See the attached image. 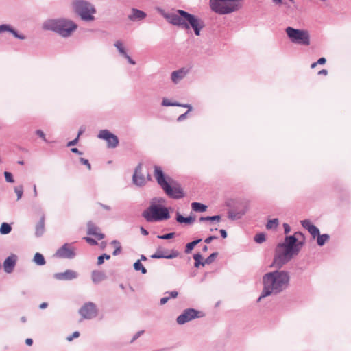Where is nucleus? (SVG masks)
Segmentation results:
<instances>
[{
	"label": "nucleus",
	"instance_id": "bb28decb",
	"mask_svg": "<svg viewBox=\"0 0 351 351\" xmlns=\"http://www.w3.org/2000/svg\"><path fill=\"white\" fill-rule=\"evenodd\" d=\"M165 294H169V296L163 297L160 299V303L161 305L166 304L170 298H176L178 296V293L173 291L171 292H166Z\"/></svg>",
	"mask_w": 351,
	"mask_h": 351
},
{
	"label": "nucleus",
	"instance_id": "20e7f679",
	"mask_svg": "<svg viewBox=\"0 0 351 351\" xmlns=\"http://www.w3.org/2000/svg\"><path fill=\"white\" fill-rule=\"evenodd\" d=\"M154 176L158 184L169 197L178 199L184 196L182 189L176 181L173 180L170 177H167L166 180L160 167H154Z\"/></svg>",
	"mask_w": 351,
	"mask_h": 351
},
{
	"label": "nucleus",
	"instance_id": "49530a36",
	"mask_svg": "<svg viewBox=\"0 0 351 351\" xmlns=\"http://www.w3.org/2000/svg\"><path fill=\"white\" fill-rule=\"evenodd\" d=\"M11 26L10 25L7 24H3L0 25V33L4 32H9L11 29Z\"/></svg>",
	"mask_w": 351,
	"mask_h": 351
},
{
	"label": "nucleus",
	"instance_id": "f704fd0d",
	"mask_svg": "<svg viewBox=\"0 0 351 351\" xmlns=\"http://www.w3.org/2000/svg\"><path fill=\"white\" fill-rule=\"evenodd\" d=\"M134 269L136 271H141V273L143 274L147 273V269L142 265L140 260H138L134 263Z\"/></svg>",
	"mask_w": 351,
	"mask_h": 351
},
{
	"label": "nucleus",
	"instance_id": "bf43d9fd",
	"mask_svg": "<svg viewBox=\"0 0 351 351\" xmlns=\"http://www.w3.org/2000/svg\"><path fill=\"white\" fill-rule=\"evenodd\" d=\"M71 151L73 153H75V154H79V155H82V152L81 151H80L77 148H75V147L71 148Z\"/></svg>",
	"mask_w": 351,
	"mask_h": 351
},
{
	"label": "nucleus",
	"instance_id": "a878e982",
	"mask_svg": "<svg viewBox=\"0 0 351 351\" xmlns=\"http://www.w3.org/2000/svg\"><path fill=\"white\" fill-rule=\"evenodd\" d=\"M191 208L195 212L202 213L206 210L207 206L199 202H193L191 204Z\"/></svg>",
	"mask_w": 351,
	"mask_h": 351
},
{
	"label": "nucleus",
	"instance_id": "6e6d98bb",
	"mask_svg": "<svg viewBox=\"0 0 351 351\" xmlns=\"http://www.w3.org/2000/svg\"><path fill=\"white\" fill-rule=\"evenodd\" d=\"M124 58H126V59L128 60V62L130 64H132V65L136 64V62H135L134 60H132V59L131 58V57H130L129 55H128V53L126 54V56H124Z\"/></svg>",
	"mask_w": 351,
	"mask_h": 351
},
{
	"label": "nucleus",
	"instance_id": "338daca9",
	"mask_svg": "<svg viewBox=\"0 0 351 351\" xmlns=\"http://www.w3.org/2000/svg\"><path fill=\"white\" fill-rule=\"evenodd\" d=\"M48 304L47 302H43L40 304V309H45L47 307Z\"/></svg>",
	"mask_w": 351,
	"mask_h": 351
},
{
	"label": "nucleus",
	"instance_id": "c85d7f7f",
	"mask_svg": "<svg viewBox=\"0 0 351 351\" xmlns=\"http://www.w3.org/2000/svg\"><path fill=\"white\" fill-rule=\"evenodd\" d=\"M34 261L38 265H44L46 263L43 254L38 252H36L35 254L34 257Z\"/></svg>",
	"mask_w": 351,
	"mask_h": 351
},
{
	"label": "nucleus",
	"instance_id": "f8f14e48",
	"mask_svg": "<svg viewBox=\"0 0 351 351\" xmlns=\"http://www.w3.org/2000/svg\"><path fill=\"white\" fill-rule=\"evenodd\" d=\"M75 255V249L69 243H64L56 253V256L61 258L72 259Z\"/></svg>",
	"mask_w": 351,
	"mask_h": 351
},
{
	"label": "nucleus",
	"instance_id": "c9c22d12",
	"mask_svg": "<svg viewBox=\"0 0 351 351\" xmlns=\"http://www.w3.org/2000/svg\"><path fill=\"white\" fill-rule=\"evenodd\" d=\"M278 225V219H270L267 221V223L266 224V228L268 230L275 229L277 228Z\"/></svg>",
	"mask_w": 351,
	"mask_h": 351
},
{
	"label": "nucleus",
	"instance_id": "4d7b16f0",
	"mask_svg": "<svg viewBox=\"0 0 351 351\" xmlns=\"http://www.w3.org/2000/svg\"><path fill=\"white\" fill-rule=\"evenodd\" d=\"M189 111H190V110H188V111H187V112H186L185 113H184V114H182L180 115V116L178 117V121H183L184 119H186V114H187V113H188Z\"/></svg>",
	"mask_w": 351,
	"mask_h": 351
},
{
	"label": "nucleus",
	"instance_id": "f257e3e1",
	"mask_svg": "<svg viewBox=\"0 0 351 351\" xmlns=\"http://www.w3.org/2000/svg\"><path fill=\"white\" fill-rule=\"evenodd\" d=\"M155 9L169 23L185 29L191 27L196 36H199L201 29L205 27L203 20L184 10H177L176 12H167L160 7Z\"/></svg>",
	"mask_w": 351,
	"mask_h": 351
},
{
	"label": "nucleus",
	"instance_id": "5701e85b",
	"mask_svg": "<svg viewBox=\"0 0 351 351\" xmlns=\"http://www.w3.org/2000/svg\"><path fill=\"white\" fill-rule=\"evenodd\" d=\"M92 280L94 283H99L106 278V274L103 271H93L91 275Z\"/></svg>",
	"mask_w": 351,
	"mask_h": 351
},
{
	"label": "nucleus",
	"instance_id": "a211bd4d",
	"mask_svg": "<svg viewBox=\"0 0 351 351\" xmlns=\"http://www.w3.org/2000/svg\"><path fill=\"white\" fill-rule=\"evenodd\" d=\"M17 256L15 254H11L3 262L4 271L10 274L12 272L16 265Z\"/></svg>",
	"mask_w": 351,
	"mask_h": 351
},
{
	"label": "nucleus",
	"instance_id": "8fccbe9b",
	"mask_svg": "<svg viewBox=\"0 0 351 351\" xmlns=\"http://www.w3.org/2000/svg\"><path fill=\"white\" fill-rule=\"evenodd\" d=\"M144 333V330H141V331H138L134 335V337H132V339H131L130 341V343H133L134 341H136L142 334Z\"/></svg>",
	"mask_w": 351,
	"mask_h": 351
},
{
	"label": "nucleus",
	"instance_id": "c03bdc74",
	"mask_svg": "<svg viewBox=\"0 0 351 351\" xmlns=\"http://www.w3.org/2000/svg\"><path fill=\"white\" fill-rule=\"evenodd\" d=\"M4 176L6 182L13 183L14 182L12 174L10 172L5 171Z\"/></svg>",
	"mask_w": 351,
	"mask_h": 351
},
{
	"label": "nucleus",
	"instance_id": "680f3d73",
	"mask_svg": "<svg viewBox=\"0 0 351 351\" xmlns=\"http://www.w3.org/2000/svg\"><path fill=\"white\" fill-rule=\"evenodd\" d=\"M219 232H220L221 236L223 239H225V238H226V237H227V232H226V231L225 230L221 229V230H220V231H219Z\"/></svg>",
	"mask_w": 351,
	"mask_h": 351
},
{
	"label": "nucleus",
	"instance_id": "3c124183",
	"mask_svg": "<svg viewBox=\"0 0 351 351\" xmlns=\"http://www.w3.org/2000/svg\"><path fill=\"white\" fill-rule=\"evenodd\" d=\"M85 239H86L87 243H88L89 244H90L92 245H97V242L94 239H93V238L86 237Z\"/></svg>",
	"mask_w": 351,
	"mask_h": 351
},
{
	"label": "nucleus",
	"instance_id": "e2e57ef3",
	"mask_svg": "<svg viewBox=\"0 0 351 351\" xmlns=\"http://www.w3.org/2000/svg\"><path fill=\"white\" fill-rule=\"evenodd\" d=\"M84 130H85V128L84 127H80V128L78 131L77 136V137H78V138L84 133Z\"/></svg>",
	"mask_w": 351,
	"mask_h": 351
},
{
	"label": "nucleus",
	"instance_id": "423d86ee",
	"mask_svg": "<svg viewBox=\"0 0 351 351\" xmlns=\"http://www.w3.org/2000/svg\"><path fill=\"white\" fill-rule=\"evenodd\" d=\"M142 217L147 222H156L167 220L171 216L167 207L156 204V199H153L150 205L143 211Z\"/></svg>",
	"mask_w": 351,
	"mask_h": 351
},
{
	"label": "nucleus",
	"instance_id": "ddd939ff",
	"mask_svg": "<svg viewBox=\"0 0 351 351\" xmlns=\"http://www.w3.org/2000/svg\"><path fill=\"white\" fill-rule=\"evenodd\" d=\"M98 138L106 140L108 147L114 148L119 144V139L117 136L108 130H100L98 134Z\"/></svg>",
	"mask_w": 351,
	"mask_h": 351
},
{
	"label": "nucleus",
	"instance_id": "72a5a7b5",
	"mask_svg": "<svg viewBox=\"0 0 351 351\" xmlns=\"http://www.w3.org/2000/svg\"><path fill=\"white\" fill-rule=\"evenodd\" d=\"M220 220H221V216L220 215L201 217L199 218V221H217V222H219Z\"/></svg>",
	"mask_w": 351,
	"mask_h": 351
},
{
	"label": "nucleus",
	"instance_id": "0eeeda50",
	"mask_svg": "<svg viewBox=\"0 0 351 351\" xmlns=\"http://www.w3.org/2000/svg\"><path fill=\"white\" fill-rule=\"evenodd\" d=\"M244 0H210L211 10L219 14H228L242 8Z\"/></svg>",
	"mask_w": 351,
	"mask_h": 351
},
{
	"label": "nucleus",
	"instance_id": "13d9d810",
	"mask_svg": "<svg viewBox=\"0 0 351 351\" xmlns=\"http://www.w3.org/2000/svg\"><path fill=\"white\" fill-rule=\"evenodd\" d=\"M283 227H284V231H285V234H287V233H289L290 232L291 228H290V226H289V224L284 223L283 224Z\"/></svg>",
	"mask_w": 351,
	"mask_h": 351
},
{
	"label": "nucleus",
	"instance_id": "7c9ffc66",
	"mask_svg": "<svg viewBox=\"0 0 351 351\" xmlns=\"http://www.w3.org/2000/svg\"><path fill=\"white\" fill-rule=\"evenodd\" d=\"M201 241H202V239H196L192 242L187 243L186 245V247H185V253H186V254L190 253L193 250L194 247L196 245H197L199 242H201Z\"/></svg>",
	"mask_w": 351,
	"mask_h": 351
},
{
	"label": "nucleus",
	"instance_id": "aec40b11",
	"mask_svg": "<svg viewBox=\"0 0 351 351\" xmlns=\"http://www.w3.org/2000/svg\"><path fill=\"white\" fill-rule=\"evenodd\" d=\"M147 14L138 9L132 8L131 14L128 15V19L132 21H139L145 19Z\"/></svg>",
	"mask_w": 351,
	"mask_h": 351
},
{
	"label": "nucleus",
	"instance_id": "de8ad7c7",
	"mask_svg": "<svg viewBox=\"0 0 351 351\" xmlns=\"http://www.w3.org/2000/svg\"><path fill=\"white\" fill-rule=\"evenodd\" d=\"M80 161L82 164L85 165L87 167L88 170L91 169V165L90 164V162H88V160L87 159H85L84 158H80Z\"/></svg>",
	"mask_w": 351,
	"mask_h": 351
},
{
	"label": "nucleus",
	"instance_id": "7ed1b4c3",
	"mask_svg": "<svg viewBox=\"0 0 351 351\" xmlns=\"http://www.w3.org/2000/svg\"><path fill=\"white\" fill-rule=\"evenodd\" d=\"M289 278V273L286 271L276 270L265 274L263 277V289L258 301L282 292L287 287Z\"/></svg>",
	"mask_w": 351,
	"mask_h": 351
},
{
	"label": "nucleus",
	"instance_id": "6ab92c4d",
	"mask_svg": "<svg viewBox=\"0 0 351 351\" xmlns=\"http://www.w3.org/2000/svg\"><path fill=\"white\" fill-rule=\"evenodd\" d=\"M99 231V228L93 222L90 221L87 223V234L95 236L98 240H101L104 238V234Z\"/></svg>",
	"mask_w": 351,
	"mask_h": 351
},
{
	"label": "nucleus",
	"instance_id": "774afa93",
	"mask_svg": "<svg viewBox=\"0 0 351 351\" xmlns=\"http://www.w3.org/2000/svg\"><path fill=\"white\" fill-rule=\"evenodd\" d=\"M327 73H328V71L326 69H322V70H321V71H319L318 72L319 75H327Z\"/></svg>",
	"mask_w": 351,
	"mask_h": 351
},
{
	"label": "nucleus",
	"instance_id": "b1692460",
	"mask_svg": "<svg viewBox=\"0 0 351 351\" xmlns=\"http://www.w3.org/2000/svg\"><path fill=\"white\" fill-rule=\"evenodd\" d=\"M176 219L177 222H178L180 223H186V224H191L195 220V217H193L192 216L184 217L178 212H177V213H176Z\"/></svg>",
	"mask_w": 351,
	"mask_h": 351
},
{
	"label": "nucleus",
	"instance_id": "f3484780",
	"mask_svg": "<svg viewBox=\"0 0 351 351\" xmlns=\"http://www.w3.org/2000/svg\"><path fill=\"white\" fill-rule=\"evenodd\" d=\"M179 252L176 250H171L170 254H168L167 252H164L160 250H157L156 253L151 255L152 258L160 259V258H167L172 259L178 256Z\"/></svg>",
	"mask_w": 351,
	"mask_h": 351
},
{
	"label": "nucleus",
	"instance_id": "473e14b6",
	"mask_svg": "<svg viewBox=\"0 0 351 351\" xmlns=\"http://www.w3.org/2000/svg\"><path fill=\"white\" fill-rule=\"evenodd\" d=\"M12 230V228L10 224L7 223H3L0 227V233L2 234H9Z\"/></svg>",
	"mask_w": 351,
	"mask_h": 351
},
{
	"label": "nucleus",
	"instance_id": "a18cd8bd",
	"mask_svg": "<svg viewBox=\"0 0 351 351\" xmlns=\"http://www.w3.org/2000/svg\"><path fill=\"white\" fill-rule=\"evenodd\" d=\"M10 32L16 38L24 40L25 38V36L21 34H19L18 32L11 27V29L10 30Z\"/></svg>",
	"mask_w": 351,
	"mask_h": 351
},
{
	"label": "nucleus",
	"instance_id": "a19ab883",
	"mask_svg": "<svg viewBox=\"0 0 351 351\" xmlns=\"http://www.w3.org/2000/svg\"><path fill=\"white\" fill-rule=\"evenodd\" d=\"M110 258V256L107 254H103L102 255L99 256L97 258V265H101L104 259L108 260Z\"/></svg>",
	"mask_w": 351,
	"mask_h": 351
},
{
	"label": "nucleus",
	"instance_id": "f03ea898",
	"mask_svg": "<svg viewBox=\"0 0 351 351\" xmlns=\"http://www.w3.org/2000/svg\"><path fill=\"white\" fill-rule=\"evenodd\" d=\"M296 234L304 237L302 233L298 232L295 235L286 236L285 242L278 244L273 261V265L276 267L281 268L300 251L304 243L298 241L295 237Z\"/></svg>",
	"mask_w": 351,
	"mask_h": 351
},
{
	"label": "nucleus",
	"instance_id": "2f4dec72",
	"mask_svg": "<svg viewBox=\"0 0 351 351\" xmlns=\"http://www.w3.org/2000/svg\"><path fill=\"white\" fill-rule=\"evenodd\" d=\"M193 258L195 260L194 265L195 267H199V265L204 266L206 265L204 262H202V256L199 253L194 254Z\"/></svg>",
	"mask_w": 351,
	"mask_h": 351
},
{
	"label": "nucleus",
	"instance_id": "79ce46f5",
	"mask_svg": "<svg viewBox=\"0 0 351 351\" xmlns=\"http://www.w3.org/2000/svg\"><path fill=\"white\" fill-rule=\"evenodd\" d=\"M174 236H175V232H170V233H167V234H165L163 235H158L157 237L160 239L167 240V239L173 238Z\"/></svg>",
	"mask_w": 351,
	"mask_h": 351
},
{
	"label": "nucleus",
	"instance_id": "37998d69",
	"mask_svg": "<svg viewBox=\"0 0 351 351\" xmlns=\"http://www.w3.org/2000/svg\"><path fill=\"white\" fill-rule=\"evenodd\" d=\"M301 224L302 227L306 229L307 230H308L313 226V224H312L311 221L308 219L302 221Z\"/></svg>",
	"mask_w": 351,
	"mask_h": 351
},
{
	"label": "nucleus",
	"instance_id": "1a4fd4ad",
	"mask_svg": "<svg viewBox=\"0 0 351 351\" xmlns=\"http://www.w3.org/2000/svg\"><path fill=\"white\" fill-rule=\"evenodd\" d=\"M285 32L291 42L303 45L310 44V36L307 31L288 27Z\"/></svg>",
	"mask_w": 351,
	"mask_h": 351
},
{
	"label": "nucleus",
	"instance_id": "5fc2aeb1",
	"mask_svg": "<svg viewBox=\"0 0 351 351\" xmlns=\"http://www.w3.org/2000/svg\"><path fill=\"white\" fill-rule=\"evenodd\" d=\"M217 239V237H216V236H210L204 240V242L206 243H210L213 240Z\"/></svg>",
	"mask_w": 351,
	"mask_h": 351
},
{
	"label": "nucleus",
	"instance_id": "0e129e2a",
	"mask_svg": "<svg viewBox=\"0 0 351 351\" xmlns=\"http://www.w3.org/2000/svg\"><path fill=\"white\" fill-rule=\"evenodd\" d=\"M140 230H141V234L145 236H147L149 234L148 231L146 230L143 227H141Z\"/></svg>",
	"mask_w": 351,
	"mask_h": 351
},
{
	"label": "nucleus",
	"instance_id": "6e6552de",
	"mask_svg": "<svg viewBox=\"0 0 351 351\" xmlns=\"http://www.w3.org/2000/svg\"><path fill=\"white\" fill-rule=\"evenodd\" d=\"M74 8L79 16L86 21L94 20L93 14L96 10L93 5L88 1L84 0H77L74 2Z\"/></svg>",
	"mask_w": 351,
	"mask_h": 351
},
{
	"label": "nucleus",
	"instance_id": "69168bd1",
	"mask_svg": "<svg viewBox=\"0 0 351 351\" xmlns=\"http://www.w3.org/2000/svg\"><path fill=\"white\" fill-rule=\"evenodd\" d=\"M25 343L27 345V346H32V343H33V340L30 338H27L26 340H25Z\"/></svg>",
	"mask_w": 351,
	"mask_h": 351
},
{
	"label": "nucleus",
	"instance_id": "e433bc0d",
	"mask_svg": "<svg viewBox=\"0 0 351 351\" xmlns=\"http://www.w3.org/2000/svg\"><path fill=\"white\" fill-rule=\"evenodd\" d=\"M14 192L17 195V200H19L23 194V186L22 185H19L14 187Z\"/></svg>",
	"mask_w": 351,
	"mask_h": 351
},
{
	"label": "nucleus",
	"instance_id": "09e8293b",
	"mask_svg": "<svg viewBox=\"0 0 351 351\" xmlns=\"http://www.w3.org/2000/svg\"><path fill=\"white\" fill-rule=\"evenodd\" d=\"M36 134L39 136L40 137L43 141H46L47 142V139L45 138V133L43 132V130H37L36 131Z\"/></svg>",
	"mask_w": 351,
	"mask_h": 351
},
{
	"label": "nucleus",
	"instance_id": "4468645a",
	"mask_svg": "<svg viewBox=\"0 0 351 351\" xmlns=\"http://www.w3.org/2000/svg\"><path fill=\"white\" fill-rule=\"evenodd\" d=\"M133 183L138 186H144L146 183L145 178L142 174V164L139 163L135 168L134 173L132 176Z\"/></svg>",
	"mask_w": 351,
	"mask_h": 351
},
{
	"label": "nucleus",
	"instance_id": "39448f33",
	"mask_svg": "<svg viewBox=\"0 0 351 351\" xmlns=\"http://www.w3.org/2000/svg\"><path fill=\"white\" fill-rule=\"evenodd\" d=\"M43 29L51 30L62 37H69L77 29V25L65 19H50L43 23Z\"/></svg>",
	"mask_w": 351,
	"mask_h": 351
},
{
	"label": "nucleus",
	"instance_id": "9b49d317",
	"mask_svg": "<svg viewBox=\"0 0 351 351\" xmlns=\"http://www.w3.org/2000/svg\"><path fill=\"white\" fill-rule=\"evenodd\" d=\"M79 313L84 319H90L95 317L97 315L96 305L93 302H88L81 307Z\"/></svg>",
	"mask_w": 351,
	"mask_h": 351
},
{
	"label": "nucleus",
	"instance_id": "603ef678",
	"mask_svg": "<svg viewBox=\"0 0 351 351\" xmlns=\"http://www.w3.org/2000/svg\"><path fill=\"white\" fill-rule=\"evenodd\" d=\"M78 140H79L78 137H76L75 139H73V140H72V141H69V142L67 143V146H68V147H71V146H74V145H75L77 143Z\"/></svg>",
	"mask_w": 351,
	"mask_h": 351
},
{
	"label": "nucleus",
	"instance_id": "4be33fe9",
	"mask_svg": "<svg viewBox=\"0 0 351 351\" xmlns=\"http://www.w3.org/2000/svg\"><path fill=\"white\" fill-rule=\"evenodd\" d=\"M45 216H42L35 227V234L36 237L42 236L45 232Z\"/></svg>",
	"mask_w": 351,
	"mask_h": 351
},
{
	"label": "nucleus",
	"instance_id": "052dcab7",
	"mask_svg": "<svg viewBox=\"0 0 351 351\" xmlns=\"http://www.w3.org/2000/svg\"><path fill=\"white\" fill-rule=\"evenodd\" d=\"M326 58H320L317 60V64H325V63H326Z\"/></svg>",
	"mask_w": 351,
	"mask_h": 351
},
{
	"label": "nucleus",
	"instance_id": "dca6fc26",
	"mask_svg": "<svg viewBox=\"0 0 351 351\" xmlns=\"http://www.w3.org/2000/svg\"><path fill=\"white\" fill-rule=\"evenodd\" d=\"M249 206L247 203H243L242 205V209L241 210H237L234 209L232 210L228 211V217L231 220H236L241 219L248 210Z\"/></svg>",
	"mask_w": 351,
	"mask_h": 351
},
{
	"label": "nucleus",
	"instance_id": "9d476101",
	"mask_svg": "<svg viewBox=\"0 0 351 351\" xmlns=\"http://www.w3.org/2000/svg\"><path fill=\"white\" fill-rule=\"evenodd\" d=\"M201 312L194 308L185 309L181 315H180L176 322L178 324L182 325L186 322H189L195 318L201 317L203 315H200Z\"/></svg>",
	"mask_w": 351,
	"mask_h": 351
},
{
	"label": "nucleus",
	"instance_id": "2eb2a0df",
	"mask_svg": "<svg viewBox=\"0 0 351 351\" xmlns=\"http://www.w3.org/2000/svg\"><path fill=\"white\" fill-rule=\"evenodd\" d=\"M78 274L71 269H67L64 272L56 273L53 277L58 280H71L77 278Z\"/></svg>",
	"mask_w": 351,
	"mask_h": 351
},
{
	"label": "nucleus",
	"instance_id": "c756f323",
	"mask_svg": "<svg viewBox=\"0 0 351 351\" xmlns=\"http://www.w3.org/2000/svg\"><path fill=\"white\" fill-rule=\"evenodd\" d=\"M114 47L117 49L119 53H120V55H121L122 56H126L127 53H126V51L123 47V43L121 40H117L114 43Z\"/></svg>",
	"mask_w": 351,
	"mask_h": 351
},
{
	"label": "nucleus",
	"instance_id": "412c9836",
	"mask_svg": "<svg viewBox=\"0 0 351 351\" xmlns=\"http://www.w3.org/2000/svg\"><path fill=\"white\" fill-rule=\"evenodd\" d=\"M187 74V70L182 68L171 73V79L174 84L179 83Z\"/></svg>",
	"mask_w": 351,
	"mask_h": 351
},
{
	"label": "nucleus",
	"instance_id": "ea45409f",
	"mask_svg": "<svg viewBox=\"0 0 351 351\" xmlns=\"http://www.w3.org/2000/svg\"><path fill=\"white\" fill-rule=\"evenodd\" d=\"M308 231L311 234L313 238H315L319 234V229L314 225Z\"/></svg>",
	"mask_w": 351,
	"mask_h": 351
},
{
	"label": "nucleus",
	"instance_id": "393cba45",
	"mask_svg": "<svg viewBox=\"0 0 351 351\" xmlns=\"http://www.w3.org/2000/svg\"><path fill=\"white\" fill-rule=\"evenodd\" d=\"M162 105L163 106H182L184 108H188L189 110H192V106L189 104H180L176 102H171L168 99H163Z\"/></svg>",
	"mask_w": 351,
	"mask_h": 351
},
{
	"label": "nucleus",
	"instance_id": "4c0bfd02",
	"mask_svg": "<svg viewBox=\"0 0 351 351\" xmlns=\"http://www.w3.org/2000/svg\"><path fill=\"white\" fill-rule=\"evenodd\" d=\"M254 241L257 243H262L265 241V234L264 233H258L255 235Z\"/></svg>",
	"mask_w": 351,
	"mask_h": 351
},
{
	"label": "nucleus",
	"instance_id": "cd10ccee",
	"mask_svg": "<svg viewBox=\"0 0 351 351\" xmlns=\"http://www.w3.org/2000/svg\"><path fill=\"white\" fill-rule=\"evenodd\" d=\"M317 237V245L319 246H323L325 244V243L330 239V236L328 234H320L319 233Z\"/></svg>",
	"mask_w": 351,
	"mask_h": 351
},
{
	"label": "nucleus",
	"instance_id": "864d4df0",
	"mask_svg": "<svg viewBox=\"0 0 351 351\" xmlns=\"http://www.w3.org/2000/svg\"><path fill=\"white\" fill-rule=\"evenodd\" d=\"M121 245H119V246H117L115 247V250H114V252H112V254L114 256H117L118 254H119L121 253Z\"/></svg>",
	"mask_w": 351,
	"mask_h": 351
},
{
	"label": "nucleus",
	"instance_id": "58836bf2",
	"mask_svg": "<svg viewBox=\"0 0 351 351\" xmlns=\"http://www.w3.org/2000/svg\"><path fill=\"white\" fill-rule=\"evenodd\" d=\"M217 255H218L217 252L212 253L208 257H207L205 259L204 263H206V265L211 264L214 261L215 258L217 256Z\"/></svg>",
	"mask_w": 351,
	"mask_h": 351
}]
</instances>
